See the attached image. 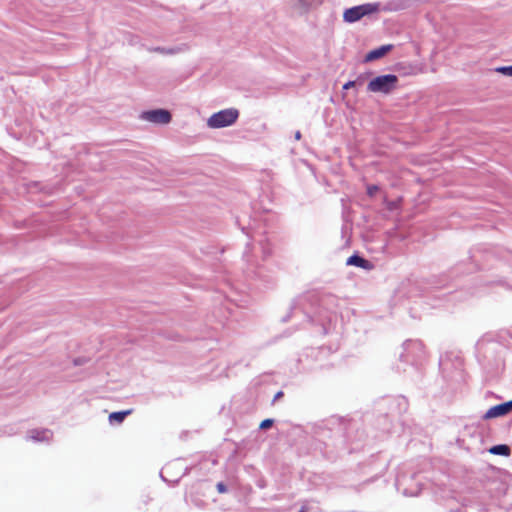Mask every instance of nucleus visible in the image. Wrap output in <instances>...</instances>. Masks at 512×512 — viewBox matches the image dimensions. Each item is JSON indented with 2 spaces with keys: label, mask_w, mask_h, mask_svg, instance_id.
Returning a JSON list of instances; mask_svg holds the SVG:
<instances>
[{
  "label": "nucleus",
  "mask_w": 512,
  "mask_h": 512,
  "mask_svg": "<svg viewBox=\"0 0 512 512\" xmlns=\"http://www.w3.org/2000/svg\"><path fill=\"white\" fill-rule=\"evenodd\" d=\"M469 263L461 262L457 264L450 272L449 277H458L460 273L466 271L472 273L475 271L487 272L485 278L481 281L487 285L497 284L512 288L506 283V279L512 274V252L500 247L478 245L469 251Z\"/></svg>",
  "instance_id": "nucleus-1"
},
{
  "label": "nucleus",
  "mask_w": 512,
  "mask_h": 512,
  "mask_svg": "<svg viewBox=\"0 0 512 512\" xmlns=\"http://www.w3.org/2000/svg\"><path fill=\"white\" fill-rule=\"evenodd\" d=\"M340 299L327 292L311 291L296 299L290 314L282 318L287 322L291 317L303 316L307 321L317 324L321 333L328 335L336 330Z\"/></svg>",
  "instance_id": "nucleus-2"
},
{
  "label": "nucleus",
  "mask_w": 512,
  "mask_h": 512,
  "mask_svg": "<svg viewBox=\"0 0 512 512\" xmlns=\"http://www.w3.org/2000/svg\"><path fill=\"white\" fill-rule=\"evenodd\" d=\"M315 435L326 448L333 447L337 452L348 453L360 449L366 437L359 421L337 415L321 421L315 428Z\"/></svg>",
  "instance_id": "nucleus-3"
},
{
  "label": "nucleus",
  "mask_w": 512,
  "mask_h": 512,
  "mask_svg": "<svg viewBox=\"0 0 512 512\" xmlns=\"http://www.w3.org/2000/svg\"><path fill=\"white\" fill-rule=\"evenodd\" d=\"M424 357V346L420 340H406L399 352L397 371L411 375L420 374V362Z\"/></svg>",
  "instance_id": "nucleus-4"
},
{
  "label": "nucleus",
  "mask_w": 512,
  "mask_h": 512,
  "mask_svg": "<svg viewBox=\"0 0 512 512\" xmlns=\"http://www.w3.org/2000/svg\"><path fill=\"white\" fill-rule=\"evenodd\" d=\"M408 410V401L402 396L385 397L377 404L379 412L378 428L383 432H389L392 427V418L402 415Z\"/></svg>",
  "instance_id": "nucleus-5"
},
{
  "label": "nucleus",
  "mask_w": 512,
  "mask_h": 512,
  "mask_svg": "<svg viewBox=\"0 0 512 512\" xmlns=\"http://www.w3.org/2000/svg\"><path fill=\"white\" fill-rule=\"evenodd\" d=\"M439 369L444 381L451 389L464 381L463 360L455 352H446L440 356Z\"/></svg>",
  "instance_id": "nucleus-6"
},
{
  "label": "nucleus",
  "mask_w": 512,
  "mask_h": 512,
  "mask_svg": "<svg viewBox=\"0 0 512 512\" xmlns=\"http://www.w3.org/2000/svg\"><path fill=\"white\" fill-rule=\"evenodd\" d=\"M476 353L479 362L489 369H497L502 363L504 346L490 338L483 337L476 343Z\"/></svg>",
  "instance_id": "nucleus-7"
},
{
  "label": "nucleus",
  "mask_w": 512,
  "mask_h": 512,
  "mask_svg": "<svg viewBox=\"0 0 512 512\" xmlns=\"http://www.w3.org/2000/svg\"><path fill=\"white\" fill-rule=\"evenodd\" d=\"M236 223L240 227L241 231L250 239L255 240L262 251L263 257L266 258L271 254V247L266 238H263L265 230L262 229L255 218L251 216L247 217H237Z\"/></svg>",
  "instance_id": "nucleus-8"
},
{
  "label": "nucleus",
  "mask_w": 512,
  "mask_h": 512,
  "mask_svg": "<svg viewBox=\"0 0 512 512\" xmlns=\"http://www.w3.org/2000/svg\"><path fill=\"white\" fill-rule=\"evenodd\" d=\"M381 11V3L369 2L346 8L343 12V21L353 24L360 21L364 17L377 14Z\"/></svg>",
  "instance_id": "nucleus-9"
},
{
  "label": "nucleus",
  "mask_w": 512,
  "mask_h": 512,
  "mask_svg": "<svg viewBox=\"0 0 512 512\" xmlns=\"http://www.w3.org/2000/svg\"><path fill=\"white\" fill-rule=\"evenodd\" d=\"M398 81V76L395 74L379 75L368 82L367 91L387 95L397 87Z\"/></svg>",
  "instance_id": "nucleus-10"
},
{
  "label": "nucleus",
  "mask_w": 512,
  "mask_h": 512,
  "mask_svg": "<svg viewBox=\"0 0 512 512\" xmlns=\"http://www.w3.org/2000/svg\"><path fill=\"white\" fill-rule=\"evenodd\" d=\"M239 117L236 108H227L213 113L207 120L208 127L212 129L225 128L233 125Z\"/></svg>",
  "instance_id": "nucleus-11"
},
{
  "label": "nucleus",
  "mask_w": 512,
  "mask_h": 512,
  "mask_svg": "<svg viewBox=\"0 0 512 512\" xmlns=\"http://www.w3.org/2000/svg\"><path fill=\"white\" fill-rule=\"evenodd\" d=\"M171 118V113L163 108L146 110L141 113V119L156 124H168Z\"/></svg>",
  "instance_id": "nucleus-12"
},
{
  "label": "nucleus",
  "mask_w": 512,
  "mask_h": 512,
  "mask_svg": "<svg viewBox=\"0 0 512 512\" xmlns=\"http://www.w3.org/2000/svg\"><path fill=\"white\" fill-rule=\"evenodd\" d=\"M512 412V399L490 407L482 416L483 420L504 417Z\"/></svg>",
  "instance_id": "nucleus-13"
},
{
  "label": "nucleus",
  "mask_w": 512,
  "mask_h": 512,
  "mask_svg": "<svg viewBox=\"0 0 512 512\" xmlns=\"http://www.w3.org/2000/svg\"><path fill=\"white\" fill-rule=\"evenodd\" d=\"M53 439V431L48 428H35L27 432L26 440L35 443H50Z\"/></svg>",
  "instance_id": "nucleus-14"
},
{
  "label": "nucleus",
  "mask_w": 512,
  "mask_h": 512,
  "mask_svg": "<svg viewBox=\"0 0 512 512\" xmlns=\"http://www.w3.org/2000/svg\"><path fill=\"white\" fill-rule=\"evenodd\" d=\"M412 6V0H388L381 5V10L385 12H399L407 10Z\"/></svg>",
  "instance_id": "nucleus-15"
},
{
  "label": "nucleus",
  "mask_w": 512,
  "mask_h": 512,
  "mask_svg": "<svg viewBox=\"0 0 512 512\" xmlns=\"http://www.w3.org/2000/svg\"><path fill=\"white\" fill-rule=\"evenodd\" d=\"M346 265L359 267L367 271L372 270L374 267L373 263L370 260L364 258L358 252L353 253L351 256L347 258Z\"/></svg>",
  "instance_id": "nucleus-16"
},
{
  "label": "nucleus",
  "mask_w": 512,
  "mask_h": 512,
  "mask_svg": "<svg viewBox=\"0 0 512 512\" xmlns=\"http://www.w3.org/2000/svg\"><path fill=\"white\" fill-rule=\"evenodd\" d=\"M393 49L392 44L381 45L377 48L370 50L364 57V62H372L384 57L388 52Z\"/></svg>",
  "instance_id": "nucleus-17"
},
{
  "label": "nucleus",
  "mask_w": 512,
  "mask_h": 512,
  "mask_svg": "<svg viewBox=\"0 0 512 512\" xmlns=\"http://www.w3.org/2000/svg\"><path fill=\"white\" fill-rule=\"evenodd\" d=\"M147 50L149 52H155V53H159L162 55L172 56V55H176V54L183 52L185 50V45L174 46V47L155 46V47H148Z\"/></svg>",
  "instance_id": "nucleus-18"
},
{
  "label": "nucleus",
  "mask_w": 512,
  "mask_h": 512,
  "mask_svg": "<svg viewBox=\"0 0 512 512\" xmlns=\"http://www.w3.org/2000/svg\"><path fill=\"white\" fill-rule=\"evenodd\" d=\"M132 412V409L111 412L108 416L109 423L111 425H120Z\"/></svg>",
  "instance_id": "nucleus-19"
},
{
  "label": "nucleus",
  "mask_w": 512,
  "mask_h": 512,
  "mask_svg": "<svg viewBox=\"0 0 512 512\" xmlns=\"http://www.w3.org/2000/svg\"><path fill=\"white\" fill-rule=\"evenodd\" d=\"M252 273L253 277L262 281L265 286L272 285L274 283V278L266 273L264 267H257L256 270L252 271Z\"/></svg>",
  "instance_id": "nucleus-20"
},
{
  "label": "nucleus",
  "mask_w": 512,
  "mask_h": 512,
  "mask_svg": "<svg viewBox=\"0 0 512 512\" xmlns=\"http://www.w3.org/2000/svg\"><path fill=\"white\" fill-rule=\"evenodd\" d=\"M493 455L499 456H509L511 453V449L507 444H496L489 448L488 450Z\"/></svg>",
  "instance_id": "nucleus-21"
},
{
  "label": "nucleus",
  "mask_w": 512,
  "mask_h": 512,
  "mask_svg": "<svg viewBox=\"0 0 512 512\" xmlns=\"http://www.w3.org/2000/svg\"><path fill=\"white\" fill-rule=\"evenodd\" d=\"M401 201H402V199H401V198H399V199H397V200H387V199H386V200H385L386 208H387L389 211H391V212H393V211H395V210H398V209H399V207H400V203H401Z\"/></svg>",
  "instance_id": "nucleus-22"
},
{
  "label": "nucleus",
  "mask_w": 512,
  "mask_h": 512,
  "mask_svg": "<svg viewBox=\"0 0 512 512\" xmlns=\"http://www.w3.org/2000/svg\"><path fill=\"white\" fill-rule=\"evenodd\" d=\"M495 71L504 76L512 77V65L497 67Z\"/></svg>",
  "instance_id": "nucleus-23"
},
{
  "label": "nucleus",
  "mask_w": 512,
  "mask_h": 512,
  "mask_svg": "<svg viewBox=\"0 0 512 512\" xmlns=\"http://www.w3.org/2000/svg\"><path fill=\"white\" fill-rule=\"evenodd\" d=\"M274 422H275L274 419L266 418V419L261 421V423L259 425V429L260 430H267V429L271 428L274 425Z\"/></svg>",
  "instance_id": "nucleus-24"
},
{
  "label": "nucleus",
  "mask_w": 512,
  "mask_h": 512,
  "mask_svg": "<svg viewBox=\"0 0 512 512\" xmlns=\"http://www.w3.org/2000/svg\"><path fill=\"white\" fill-rule=\"evenodd\" d=\"M372 74V72L368 71L365 73H361L357 76V78L354 80L356 86L362 85L365 80Z\"/></svg>",
  "instance_id": "nucleus-25"
},
{
  "label": "nucleus",
  "mask_w": 512,
  "mask_h": 512,
  "mask_svg": "<svg viewBox=\"0 0 512 512\" xmlns=\"http://www.w3.org/2000/svg\"><path fill=\"white\" fill-rule=\"evenodd\" d=\"M379 191V186L378 185H368L367 186V195L369 197H373L376 195V193Z\"/></svg>",
  "instance_id": "nucleus-26"
},
{
  "label": "nucleus",
  "mask_w": 512,
  "mask_h": 512,
  "mask_svg": "<svg viewBox=\"0 0 512 512\" xmlns=\"http://www.w3.org/2000/svg\"><path fill=\"white\" fill-rule=\"evenodd\" d=\"M89 361V358L80 356L73 359L74 366H82Z\"/></svg>",
  "instance_id": "nucleus-27"
},
{
  "label": "nucleus",
  "mask_w": 512,
  "mask_h": 512,
  "mask_svg": "<svg viewBox=\"0 0 512 512\" xmlns=\"http://www.w3.org/2000/svg\"><path fill=\"white\" fill-rule=\"evenodd\" d=\"M216 489L221 494L227 492V490H228L227 485L224 482H218L216 484Z\"/></svg>",
  "instance_id": "nucleus-28"
},
{
  "label": "nucleus",
  "mask_w": 512,
  "mask_h": 512,
  "mask_svg": "<svg viewBox=\"0 0 512 512\" xmlns=\"http://www.w3.org/2000/svg\"><path fill=\"white\" fill-rule=\"evenodd\" d=\"M355 86H356L355 85V81L354 80H349L346 83H344V85L342 86V89L343 90H348V89L353 88Z\"/></svg>",
  "instance_id": "nucleus-29"
},
{
  "label": "nucleus",
  "mask_w": 512,
  "mask_h": 512,
  "mask_svg": "<svg viewBox=\"0 0 512 512\" xmlns=\"http://www.w3.org/2000/svg\"><path fill=\"white\" fill-rule=\"evenodd\" d=\"M403 494L405 496H417L419 494V490L416 491H410L408 489H404Z\"/></svg>",
  "instance_id": "nucleus-30"
},
{
  "label": "nucleus",
  "mask_w": 512,
  "mask_h": 512,
  "mask_svg": "<svg viewBox=\"0 0 512 512\" xmlns=\"http://www.w3.org/2000/svg\"><path fill=\"white\" fill-rule=\"evenodd\" d=\"M283 395H284L283 391H278V392L274 395V397H273V399H272V403H275L276 401H278L281 397H283Z\"/></svg>",
  "instance_id": "nucleus-31"
},
{
  "label": "nucleus",
  "mask_w": 512,
  "mask_h": 512,
  "mask_svg": "<svg viewBox=\"0 0 512 512\" xmlns=\"http://www.w3.org/2000/svg\"><path fill=\"white\" fill-rule=\"evenodd\" d=\"M250 245H251L250 243L246 244V250L243 253V257L246 259L247 262L250 261L249 258H248V253L250 251Z\"/></svg>",
  "instance_id": "nucleus-32"
},
{
  "label": "nucleus",
  "mask_w": 512,
  "mask_h": 512,
  "mask_svg": "<svg viewBox=\"0 0 512 512\" xmlns=\"http://www.w3.org/2000/svg\"><path fill=\"white\" fill-rule=\"evenodd\" d=\"M298 512H316L313 509L308 508L306 505H303Z\"/></svg>",
  "instance_id": "nucleus-33"
},
{
  "label": "nucleus",
  "mask_w": 512,
  "mask_h": 512,
  "mask_svg": "<svg viewBox=\"0 0 512 512\" xmlns=\"http://www.w3.org/2000/svg\"><path fill=\"white\" fill-rule=\"evenodd\" d=\"M302 137V134L300 131H296L295 134H294V139L295 140H300Z\"/></svg>",
  "instance_id": "nucleus-34"
},
{
  "label": "nucleus",
  "mask_w": 512,
  "mask_h": 512,
  "mask_svg": "<svg viewBox=\"0 0 512 512\" xmlns=\"http://www.w3.org/2000/svg\"><path fill=\"white\" fill-rule=\"evenodd\" d=\"M440 286H444V284H442V283H441V284H440V283H439V284H438V283H436V284L434 285V288H439Z\"/></svg>",
  "instance_id": "nucleus-35"
},
{
  "label": "nucleus",
  "mask_w": 512,
  "mask_h": 512,
  "mask_svg": "<svg viewBox=\"0 0 512 512\" xmlns=\"http://www.w3.org/2000/svg\"><path fill=\"white\" fill-rule=\"evenodd\" d=\"M160 477L162 478L163 481H166L167 482V479L163 476L162 473H160Z\"/></svg>",
  "instance_id": "nucleus-36"
},
{
  "label": "nucleus",
  "mask_w": 512,
  "mask_h": 512,
  "mask_svg": "<svg viewBox=\"0 0 512 512\" xmlns=\"http://www.w3.org/2000/svg\"><path fill=\"white\" fill-rule=\"evenodd\" d=\"M456 294H458V292H456ZM454 298H456V299H462V297H461V296H458V295H455V297H454Z\"/></svg>",
  "instance_id": "nucleus-37"
}]
</instances>
